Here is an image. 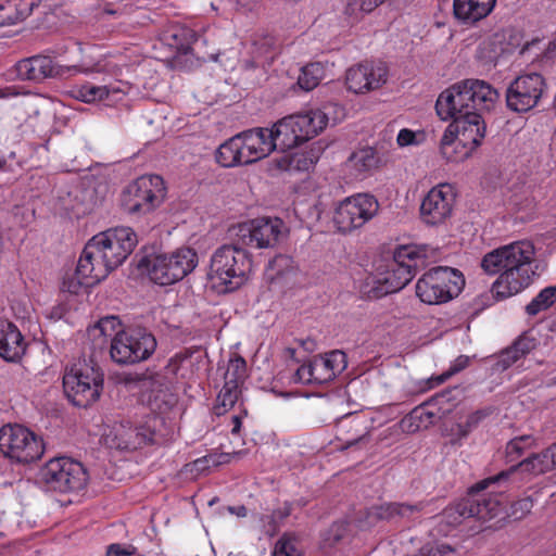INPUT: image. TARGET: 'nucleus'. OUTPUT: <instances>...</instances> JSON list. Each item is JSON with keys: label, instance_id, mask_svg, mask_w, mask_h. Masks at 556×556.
<instances>
[{"label": "nucleus", "instance_id": "1", "mask_svg": "<svg viewBox=\"0 0 556 556\" xmlns=\"http://www.w3.org/2000/svg\"><path fill=\"white\" fill-rule=\"evenodd\" d=\"M498 98L497 90L480 79L458 81L439 94L435 112L442 121H452L440 143L446 161H463L482 143L486 128L480 112L492 110Z\"/></svg>", "mask_w": 556, "mask_h": 556}, {"label": "nucleus", "instance_id": "2", "mask_svg": "<svg viewBox=\"0 0 556 556\" xmlns=\"http://www.w3.org/2000/svg\"><path fill=\"white\" fill-rule=\"evenodd\" d=\"M556 468V442L541 453L510 466L497 475L477 482L469 489L467 497L446 508L443 518L451 526L459 525L464 519L477 518L489 521L504 513L506 503L504 493L508 488L509 477L516 472L538 476Z\"/></svg>", "mask_w": 556, "mask_h": 556}, {"label": "nucleus", "instance_id": "3", "mask_svg": "<svg viewBox=\"0 0 556 556\" xmlns=\"http://www.w3.org/2000/svg\"><path fill=\"white\" fill-rule=\"evenodd\" d=\"M535 248L529 240L515 241L485 254L481 267L488 274L501 273L492 286L497 300L507 299L527 288L535 271Z\"/></svg>", "mask_w": 556, "mask_h": 556}, {"label": "nucleus", "instance_id": "4", "mask_svg": "<svg viewBox=\"0 0 556 556\" xmlns=\"http://www.w3.org/2000/svg\"><path fill=\"white\" fill-rule=\"evenodd\" d=\"M252 255L236 244H223L211 256L207 278L218 292L240 288L252 270Z\"/></svg>", "mask_w": 556, "mask_h": 556}, {"label": "nucleus", "instance_id": "5", "mask_svg": "<svg viewBox=\"0 0 556 556\" xmlns=\"http://www.w3.org/2000/svg\"><path fill=\"white\" fill-rule=\"evenodd\" d=\"M426 258V247H399L387 270L372 278V287L367 291L368 296L380 299L402 290L415 277L417 269L425 265Z\"/></svg>", "mask_w": 556, "mask_h": 556}, {"label": "nucleus", "instance_id": "6", "mask_svg": "<svg viewBox=\"0 0 556 556\" xmlns=\"http://www.w3.org/2000/svg\"><path fill=\"white\" fill-rule=\"evenodd\" d=\"M328 115L320 109L292 114L277 122L271 132L275 150L288 151L308 141L328 125Z\"/></svg>", "mask_w": 556, "mask_h": 556}, {"label": "nucleus", "instance_id": "7", "mask_svg": "<svg viewBox=\"0 0 556 556\" xmlns=\"http://www.w3.org/2000/svg\"><path fill=\"white\" fill-rule=\"evenodd\" d=\"M103 387L104 374L100 367L91 366L84 361L64 369V394L76 407L87 408L99 401Z\"/></svg>", "mask_w": 556, "mask_h": 556}, {"label": "nucleus", "instance_id": "8", "mask_svg": "<svg viewBox=\"0 0 556 556\" xmlns=\"http://www.w3.org/2000/svg\"><path fill=\"white\" fill-rule=\"evenodd\" d=\"M199 262L198 253L191 248H181L168 254L144 256L138 267L160 286L173 285L192 273Z\"/></svg>", "mask_w": 556, "mask_h": 556}, {"label": "nucleus", "instance_id": "9", "mask_svg": "<svg viewBox=\"0 0 556 556\" xmlns=\"http://www.w3.org/2000/svg\"><path fill=\"white\" fill-rule=\"evenodd\" d=\"M465 286L464 275L451 267L438 266L425 273L416 283V295L430 305L446 303Z\"/></svg>", "mask_w": 556, "mask_h": 556}, {"label": "nucleus", "instance_id": "10", "mask_svg": "<svg viewBox=\"0 0 556 556\" xmlns=\"http://www.w3.org/2000/svg\"><path fill=\"white\" fill-rule=\"evenodd\" d=\"M0 453L11 463L27 465L41 458L45 443L28 428L8 424L0 428Z\"/></svg>", "mask_w": 556, "mask_h": 556}, {"label": "nucleus", "instance_id": "11", "mask_svg": "<svg viewBox=\"0 0 556 556\" xmlns=\"http://www.w3.org/2000/svg\"><path fill=\"white\" fill-rule=\"evenodd\" d=\"M38 478L46 489L67 493L83 490L87 484L88 473L81 463L62 456L47 462L40 468Z\"/></svg>", "mask_w": 556, "mask_h": 556}, {"label": "nucleus", "instance_id": "12", "mask_svg": "<svg viewBox=\"0 0 556 556\" xmlns=\"http://www.w3.org/2000/svg\"><path fill=\"white\" fill-rule=\"evenodd\" d=\"M155 337L143 328H128L115 333L111 340L110 355L121 365L147 361L156 350Z\"/></svg>", "mask_w": 556, "mask_h": 556}, {"label": "nucleus", "instance_id": "13", "mask_svg": "<svg viewBox=\"0 0 556 556\" xmlns=\"http://www.w3.org/2000/svg\"><path fill=\"white\" fill-rule=\"evenodd\" d=\"M166 189L159 175H143L129 184L122 194V206L131 215L154 211L164 200Z\"/></svg>", "mask_w": 556, "mask_h": 556}, {"label": "nucleus", "instance_id": "14", "mask_svg": "<svg viewBox=\"0 0 556 556\" xmlns=\"http://www.w3.org/2000/svg\"><path fill=\"white\" fill-rule=\"evenodd\" d=\"M379 202L370 193H356L339 201L332 222L341 233H351L369 223L379 212Z\"/></svg>", "mask_w": 556, "mask_h": 556}, {"label": "nucleus", "instance_id": "15", "mask_svg": "<svg viewBox=\"0 0 556 556\" xmlns=\"http://www.w3.org/2000/svg\"><path fill=\"white\" fill-rule=\"evenodd\" d=\"M346 366V354L340 350H333L323 355H316L308 363L301 365L293 376V381L304 384L328 383Z\"/></svg>", "mask_w": 556, "mask_h": 556}, {"label": "nucleus", "instance_id": "16", "mask_svg": "<svg viewBox=\"0 0 556 556\" xmlns=\"http://www.w3.org/2000/svg\"><path fill=\"white\" fill-rule=\"evenodd\" d=\"M545 90L546 83L541 74L520 75L506 90L507 108L517 113L529 112L539 104Z\"/></svg>", "mask_w": 556, "mask_h": 556}, {"label": "nucleus", "instance_id": "17", "mask_svg": "<svg viewBox=\"0 0 556 556\" xmlns=\"http://www.w3.org/2000/svg\"><path fill=\"white\" fill-rule=\"evenodd\" d=\"M286 230V224L281 218L260 217L240 224L237 236L243 245L269 249L278 243Z\"/></svg>", "mask_w": 556, "mask_h": 556}, {"label": "nucleus", "instance_id": "18", "mask_svg": "<svg viewBox=\"0 0 556 556\" xmlns=\"http://www.w3.org/2000/svg\"><path fill=\"white\" fill-rule=\"evenodd\" d=\"M93 241L105 253L113 268L121 266L138 244V236L130 227H114L92 237Z\"/></svg>", "mask_w": 556, "mask_h": 556}, {"label": "nucleus", "instance_id": "19", "mask_svg": "<svg viewBox=\"0 0 556 556\" xmlns=\"http://www.w3.org/2000/svg\"><path fill=\"white\" fill-rule=\"evenodd\" d=\"M162 424L163 419L156 415L147 416L144 422L138 426L122 422L114 428L112 446L118 450H137L146 444L160 443L163 435L156 428Z\"/></svg>", "mask_w": 556, "mask_h": 556}, {"label": "nucleus", "instance_id": "20", "mask_svg": "<svg viewBox=\"0 0 556 556\" xmlns=\"http://www.w3.org/2000/svg\"><path fill=\"white\" fill-rule=\"evenodd\" d=\"M455 201L456 192L452 185L434 186L421 201L420 219L428 226L443 225L452 216Z\"/></svg>", "mask_w": 556, "mask_h": 556}, {"label": "nucleus", "instance_id": "21", "mask_svg": "<svg viewBox=\"0 0 556 556\" xmlns=\"http://www.w3.org/2000/svg\"><path fill=\"white\" fill-rule=\"evenodd\" d=\"M105 253L91 238L85 245L76 267L78 282L84 287H93L105 279L114 270L109 264Z\"/></svg>", "mask_w": 556, "mask_h": 556}, {"label": "nucleus", "instance_id": "22", "mask_svg": "<svg viewBox=\"0 0 556 556\" xmlns=\"http://www.w3.org/2000/svg\"><path fill=\"white\" fill-rule=\"evenodd\" d=\"M389 70L382 62H365L350 67L345 75V85L354 93H366L387 83Z\"/></svg>", "mask_w": 556, "mask_h": 556}, {"label": "nucleus", "instance_id": "23", "mask_svg": "<svg viewBox=\"0 0 556 556\" xmlns=\"http://www.w3.org/2000/svg\"><path fill=\"white\" fill-rule=\"evenodd\" d=\"M76 71V66L59 65L48 55L37 54L18 61L15 72L22 80L42 81L50 77H62L65 73Z\"/></svg>", "mask_w": 556, "mask_h": 556}, {"label": "nucleus", "instance_id": "24", "mask_svg": "<svg viewBox=\"0 0 556 556\" xmlns=\"http://www.w3.org/2000/svg\"><path fill=\"white\" fill-rule=\"evenodd\" d=\"M238 136L249 164L266 157L275 150V142L268 128L249 129Z\"/></svg>", "mask_w": 556, "mask_h": 556}, {"label": "nucleus", "instance_id": "25", "mask_svg": "<svg viewBox=\"0 0 556 556\" xmlns=\"http://www.w3.org/2000/svg\"><path fill=\"white\" fill-rule=\"evenodd\" d=\"M422 509L421 504L409 505L404 503H383L372 505L366 509L365 526L374 527L379 521H392L396 519H409Z\"/></svg>", "mask_w": 556, "mask_h": 556}, {"label": "nucleus", "instance_id": "26", "mask_svg": "<svg viewBox=\"0 0 556 556\" xmlns=\"http://www.w3.org/2000/svg\"><path fill=\"white\" fill-rule=\"evenodd\" d=\"M495 4L496 0H454L453 14L459 24L472 27L488 17Z\"/></svg>", "mask_w": 556, "mask_h": 556}, {"label": "nucleus", "instance_id": "27", "mask_svg": "<svg viewBox=\"0 0 556 556\" xmlns=\"http://www.w3.org/2000/svg\"><path fill=\"white\" fill-rule=\"evenodd\" d=\"M128 85L124 83L96 85L90 81L79 84L73 89V94L79 101L92 103L104 100H119L126 94Z\"/></svg>", "mask_w": 556, "mask_h": 556}, {"label": "nucleus", "instance_id": "28", "mask_svg": "<svg viewBox=\"0 0 556 556\" xmlns=\"http://www.w3.org/2000/svg\"><path fill=\"white\" fill-rule=\"evenodd\" d=\"M26 350V343L18 328L8 319L0 318V357L16 362Z\"/></svg>", "mask_w": 556, "mask_h": 556}, {"label": "nucleus", "instance_id": "29", "mask_svg": "<svg viewBox=\"0 0 556 556\" xmlns=\"http://www.w3.org/2000/svg\"><path fill=\"white\" fill-rule=\"evenodd\" d=\"M202 361L200 348H186L173 355L165 367L166 372L180 379H191L195 365Z\"/></svg>", "mask_w": 556, "mask_h": 556}, {"label": "nucleus", "instance_id": "30", "mask_svg": "<svg viewBox=\"0 0 556 556\" xmlns=\"http://www.w3.org/2000/svg\"><path fill=\"white\" fill-rule=\"evenodd\" d=\"M37 5V0H0V26L25 20Z\"/></svg>", "mask_w": 556, "mask_h": 556}, {"label": "nucleus", "instance_id": "31", "mask_svg": "<svg viewBox=\"0 0 556 556\" xmlns=\"http://www.w3.org/2000/svg\"><path fill=\"white\" fill-rule=\"evenodd\" d=\"M215 157L216 162L223 167L249 164L238 135L220 144Z\"/></svg>", "mask_w": 556, "mask_h": 556}, {"label": "nucleus", "instance_id": "32", "mask_svg": "<svg viewBox=\"0 0 556 556\" xmlns=\"http://www.w3.org/2000/svg\"><path fill=\"white\" fill-rule=\"evenodd\" d=\"M362 420L357 416L341 420L338 425L337 438L343 442V447L348 448L365 441L368 432H361Z\"/></svg>", "mask_w": 556, "mask_h": 556}, {"label": "nucleus", "instance_id": "33", "mask_svg": "<svg viewBox=\"0 0 556 556\" xmlns=\"http://www.w3.org/2000/svg\"><path fill=\"white\" fill-rule=\"evenodd\" d=\"M167 34L172 40L168 42V45L184 53L193 51V47L199 43L201 38L192 28L188 26H172Z\"/></svg>", "mask_w": 556, "mask_h": 556}, {"label": "nucleus", "instance_id": "34", "mask_svg": "<svg viewBox=\"0 0 556 556\" xmlns=\"http://www.w3.org/2000/svg\"><path fill=\"white\" fill-rule=\"evenodd\" d=\"M378 157L372 148L359 149L351 154L346 162V166L356 173V176L369 173L376 168Z\"/></svg>", "mask_w": 556, "mask_h": 556}, {"label": "nucleus", "instance_id": "35", "mask_svg": "<svg viewBox=\"0 0 556 556\" xmlns=\"http://www.w3.org/2000/svg\"><path fill=\"white\" fill-rule=\"evenodd\" d=\"M325 77V66L320 62H312L301 68L298 85L305 91L316 88Z\"/></svg>", "mask_w": 556, "mask_h": 556}, {"label": "nucleus", "instance_id": "36", "mask_svg": "<svg viewBox=\"0 0 556 556\" xmlns=\"http://www.w3.org/2000/svg\"><path fill=\"white\" fill-rule=\"evenodd\" d=\"M230 459L231 454L215 452L197 458L192 463L188 464L187 467L190 472L203 473L210 471L212 468L228 464Z\"/></svg>", "mask_w": 556, "mask_h": 556}, {"label": "nucleus", "instance_id": "37", "mask_svg": "<svg viewBox=\"0 0 556 556\" xmlns=\"http://www.w3.org/2000/svg\"><path fill=\"white\" fill-rule=\"evenodd\" d=\"M247 377V363L243 357L236 356L228 363L225 372V383L231 388H241Z\"/></svg>", "mask_w": 556, "mask_h": 556}, {"label": "nucleus", "instance_id": "38", "mask_svg": "<svg viewBox=\"0 0 556 556\" xmlns=\"http://www.w3.org/2000/svg\"><path fill=\"white\" fill-rule=\"evenodd\" d=\"M177 394L172 392L168 388L153 391L152 396L150 399L152 409L157 412V414L155 415L159 416L161 419L162 417L160 415L170 410L177 404Z\"/></svg>", "mask_w": 556, "mask_h": 556}, {"label": "nucleus", "instance_id": "39", "mask_svg": "<svg viewBox=\"0 0 556 556\" xmlns=\"http://www.w3.org/2000/svg\"><path fill=\"white\" fill-rule=\"evenodd\" d=\"M556 302V286H549L539 292L526 306V312L534 316L542 311L549 308Z\"/></svg>", "mask_w": 556, "mask_h": 556}, {"label": "nucleus", "instance_id": "40", "mask_svg": "<svg viewBox=\"0 0 556 556\" xmlns=\"http://www.w3.org/2000/svg\"><path fill=\"white\" fill-rule=\"evenodd\" d=\"M240 393L241 388H231V386L224 383L217 395L216 405L214 406L215 414L219 416L232 408Z\"/></svg>", "mask_w": 556, "mask_h": 556}, {"label": "nucleus", "instance_id": "41", "mask_svg": "<svg viewBox=\"0 0 556 556\" xmlns=\"http://www.w3.org/2000/svg\"><path fill=\"white\" fill-rule=\"evenodd\" d=\"M535 440L532 435H520L511 439L505 448L507 463H514L521 457L526 450L533 446Z\"/></svg>", "mask_w": 556, "mask_h": 556}, {"label": "nucleus", "instance_id": "42", "mask_svg": "<svg viewBox=\"0 0 556 556\" xmlns=\"http://www.w3.org/2000/svg\"><path fill=\"white\" fill-rule=\"evenodd\" d=\"M273 556H301L299 540L295 535L285 533L275 544Z\"/></svg>", "mask_w": 556, "mask_h": 556}, {"label": "nucleus", "instance_id": "43", "mask_svg": "<svg viewBox=\"0 0 556 556\" xmlns=\"http://www.w3.org/2000/svg\"><path fill=\"white\" fill-rule=\"evenodd\" d=\"M282 161L287 163L286 169L300 172L309 170L316 163V160L313 155L304 153H292L285 156Z\"/></svg>", "mask_w": 556, "mask_h": 556}, {"label": "nucleus", "instance_id": "44", "mask_svg": "<svg viewBox=\"0 0 556 556\" xmlns=\"http://www.w3.org/2000/svg\"><path fill=\"white\" fill-rule=\"evenodd\" d=\"M469 363H470L469 356L459 355L456 359H454V362L451 364L450 368L445 372H443L437 377H432L430 379V383H431L430 387L433 388V387L442 384L452 376H454V375L458 374L459 371L464 370L465 368H467L469 366Z\"/></svg>", "mask_w": 556, "mask_h": 556}, {"label": "nucleus", "instance_id": "45", "mask_svg": "<svg viewBox=\"0 0 556 556\" xmlns=\"http://www.w3.org/2000/svg\"><path fill=\"white\" fill-rule=\"evenodd\" d=\"M451 393H452V391L447 390V391H444V392H442L440 394H437L429 402H427L425 404V406L415 408L413 410V413H412V418L422 419L424 416H426L427 417V421L428 422H432L433 418H435L438 414L432 412V410H429L428 407H430L432 405H435V404H441L444 401H450L451 400V397H450Z\"/></svg>", "mask_w": 556, "mask_h": 556}, {"label": "nucleus", "instance_id": "46", "mask_svg": "<svg viewBox=\"0 0 556 556\" xmlns=\"http://www.w3.org/2000/svg\"><path fill=\"white\" fill-rule=\"evenodd\" d=\"M292 260L285 255L276 256L269 262L267 267V274L271 280L279 278L285 275V269L291 267Z\"/></svg>", "mask_w": 556, "mask_h": 556}, {"label": "nucleus", "instance_id": "47", "mask_svg": "<svg viewBox=\"0 0 556 556\" xmlns=\"http://www.w3.org/2000/svg\"><path fill=\"white\" fill-rule=\"evenodd\" d=\"M345 533L346 525L344 522H334L324 538V547L336 546L344 538Z\"/></svg>", "mask_w": 556, "mask_h": 556}, {"label": "nucleus", "instance_id": "48", "mask_svg": "<svg viewBox=\"0 0 556 556\" xmlns=\"http://www.w3.org/2000/svg\"><path fill=\"white\" fill-rule=\"evenodd\" d=\"M425 139L424 131H413L408 128H403L399 131L396 142L400 147L418 146Z\"/></svg>", "mask_w": 556, "mask_h": 556}, {"label": "nucleus", "instance_id": "49", "mask_svg": "<svg viewBox=\"0 0 556 556\" xmlns=\"http://www.w3.org/2000/svg\"><path fill=\"white\" fill-rule=\"evenodd\" d=\"M254 46L260 54L273 59L276 50V38L273 35H264L254 40Z\"/></svg>", "mask_w": 556, "mask_h": 556}, {"label": "nucleus", "instance_id": "50", "mask_svg": "<svg viewBox=\"0 0 556 556\" xmlns=\"http://www.w3.org/2000/svg\"><path fill=\"white\" fill-rule=\"evenodd\" d=\"M121 326L119 319L115 316H106L101 318L94 326V330H98L104 337H114L117 328Z\"/></svg>", "mask_w": 556, "mask_h": 556}, {"label": "nucleus", "instance_id": "51", "mask_svg": "<svg viewBox=\"0 0 556 556\" xmlns=\"http://www.w3.org/2000/svg\"><path fill=\"white\" fill-rule=\"evenodd\" d=\"M535 500L532 495L519 498L511 504V516L515 519H521L528 515L534 506Z\"/></svg>", "mask_w": 556, "mask_h": 556}, {"label": "nucleus", "instance_id": "52", "mask_svg": "<svg viewBox=\"0 0 556 556\" xmlns=\"http://www.w3.org/2000/svg\"><path fill=\"white\" fill-rule=\"evenodd\" d=\"M420 556H456V551L447 544L426 545L420 549Z\"/></svg>", "mask_w": 556, "mask_h": 556}, {"label": "nucleus", "instance_id": "53", "mask_svg": "<svg viewBox=\"0 0 556 556\" xmlns=\"http://www.w3.org/2000/svg\"><path fill=\"white\" fill-rule=\"evenodd\" d=\"M534 340L529 339L527 337H520L514 342V344L511 345V351L509 353H515V355L523 357L525 355L530 353L532 349H534Z\"/></svg>", "mask_w": 556, "mask_h": 556}, {"label": "nucleus", "instance_id": "54", "mask_svg": "<svg viewBox=\"0 0 556 556\" xmlns=\"http://www.w3.org/2000/svg\"><path fill=\"white\" fill-rule=\"evenodd\" d=\"M510 351L511 346L507 348L500 354L496 363L497 368L505 370L521 358L519 355H515V353H509Z\"/></svg>", "mask_w": 556, "mask_h": 556}, {"label": "nucleus", "instance_id": "55", "mask_svg": "<svg viewBox=\"0 0 556 556\" xmlns=\"http://www.w3.org/2000/svg\"><path fill=\"white\" fill-rule=\"evenodd\" d=\"M135 551L134 546H123L122 544L114 543L108 546L106 556H130Z\"/></svg>", "mask_w": 556, "mask_h": 556}, {"label": "nucleus", "instance_id": "56", "mask_svg": "<svg viewBox=\"0 0 556 556\" xmlns=\"http://www.w3.org/2000/svg\"><path fill=\"white\" fill-rule=\"evenodd\" d=\"M486 416V413L483 410H477L471 413L465 422L466 431H471L473 428H476L480 421Z\"/></svg>", "mask_w": 556, "mask_h": 556}, {"label": "nucleus", "instance_id": "57", "mask_svg": "<svg viewBox=\"0 0 556 556\" xmlns=\"http://www.w3.org/2000/svg\"><path fill=\"white\" fill-rule=\"evenodd\" d=\"M358 12H363V0H348L345 13L350 16H356Z\"/></svg>", "mask_w": 556, "mask_h": 556}, {"label": "nucleus", "instance_id": "58", "mask_svg": "<svg viewBox=\"0 0 556 556\" xmlns=\"http://www.w3.org/2000/svg\"><path fill=\"white\" fill-rule=\"evenodd\" d=\"M386 0H363V13H370Z\"/></svg>", "mask_w": 556, "mask_h": 556}, {"label": "nucleus", "instance_id": "59", "mask_svg": "<svg viewBox=\"0 0 556 556\" xmlns=\"http://www.w3.org/2000/svg\"><path fill=\"white\" fill-rule=\"evenodd\" d=\"M18 94H20V92L17 91L15 86H8L4 88H0V99L16 97Z\"/></svg>", "mask_w": 556, "mask_h": 556}, {"label": "nucleus", "instance_id": "60", "mask_svg": "<svg viewBox=\"0 0 556 556\" xmlns=\"http://www.w3.org/2000/svg\"><path fill=\"white\" fill-rule=\"evenodd\" d=\"M228 510L238 517H245L248 515V508L244 505L229 506Z\"/></svg>", "mask_w": 556, "mask_h": 556}, {"label": "nucleus", "instance_id": "61", "mask_svg": "<svg viewBox=\"0 0 556 556\" xmlns=\"http://www.w3.org/2000/svg\"><path fill=\"white\" fill-rule=\"evenodd\" d=\"M231 424H232L231 433L232 434H239L240 429H241V425H242V417L239 416V415H233L231 417Z\"/></svg>", "mask_w": 556, "mask_h": 556}, {"label": "nucleus", "instance_id": "62", "mask_svg": "<svg viewBox=\"0 0 556 556\" xmlns=\"http://www.w3.org/2000/svg\"><path fill=\"white\" fill-rule=\"evenodd\" d=\"M290 514H291V508H290L289 505H286L283 507V509H279V510L274 511L273 515L270 516V519L274 521L277 516L280 519H283V518L288 517Z\"/></svg>", "mask_w": 556, "mask_h": 556}, {"label": "nucleus", "instance_id": "63", "mask_svg": "<svg viewBox=\"0 0 556 556\" xmlns=\"http://www.w3.org/2000/svg\"><path fill=\"white\" fill-rule=\"evenodd\" d=\"M72 211H73V214L76 217H79V216L85 215L87 213V208L86 207H83V208H80V207H73Z\"/></svg>", "mask_w": 556, "mask_h": 556}, {"label": "nucleus", "instance_id": "64", "mask_svg": "<svg viewBox=\"0 0 556 556\" xmlns=\"http://www.w3.org/2000/svg\"><path fill=\"white\" fill-rule=\"evenodd\" d=\"M7 165V160L4 157H0V169H2Z\"/></svg>", "mask_w": 556, "mask_h": 556}]
</instances>
